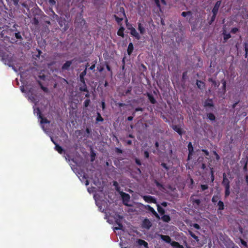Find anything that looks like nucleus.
I'll return each instance as SVG.
<instances>
[{"label":"nucleus","mask_w":248,"mask_h":248,"mask_svg":"<svg viewBox=\"0 0 248 248\" xmlns=\"http://www.w3.org/2000/svg\"><path fill=\"white\" fill-rule=\"evenodd\" d=\"M221 0H217L212 10V12L213 15L210 19H208V23L209 25H211L215 20V19H216L217 15L218 13V11L219 9V7L221 5Z\"/></svg>","instance_id":"f257e3e1"},{"label":"nucleus","mask_w":248,"mask_h":248,"mask_svg":"<svg viewBox=\"0 0 248 248\" xmlns=\"http://www.w3.org/2000/svg\"><path fill=\"white\" fill-rule=\"evenodd\" d=\"M152 225V222L150 221V220L146 218H145L142 222L141 227L142 228L146 229L147 230L150 229Z\"/></svg>","instance_id":"f03ea898"},{"label":"nucleus","mask_w":248,"mask_h":248,"mask_svg":"<svg viewBox=\"0 0 248 248\" xmlns=\"http://www.w3.org/2000/svg\"><path fill=\"white\" fill-rule=\"evenodd\" d=\"M187 148L188 150V155L187 157V160H190L191 158L192 155L194 153V149L191 142H189L187 145Z\"/></svg>","instance_id":"7ed1b4c3"},{"label":"nucleus","mask_w":248,"mask_h":248,"mask_svg":"<svg viewBox=\"0 0 248 248\" xmlns=\"http://www.w3.org/2000/svg\"><path fill=\"white\" fill-rule=\"evenodd\" d=\"M120 195L122 197L124 204L127 205V204L125 202H129L130 198V195L128 194L123 191L120 192Z\"/></svg>","instance_id":"20e7f679"},{"label":"nucleus","mask_w":248,"mask_h":248,"mask_svg":"<svg viewBox=\"0 0 248 248\" xmlns=\"http://www.w3.org/2000/svg\"><path fill=\"white\" fill-rule=\"evenodd\" d=\"M143 198L144 200L147 202L156 203V200L155 199V198L151 196H144L143 197Z\"/></svg>","instance_id":"39448f33"},{"label":"nucleus","mask_w":248,"mask_h":248,"mask_svg":"<svg viewBox=\"0 0 248 248\" xmlns=\"http://www.w3.org/2000/svg\"><path fill=\"white\" fill-rule=\"evenodd\" d=\"M57 21L61 27H62L63 26H64L63 29L64 31H66L67 29V27L66 25V20L65 18L60 17L59 19H57Z\"/></svg>","instance_id":"423d86ee"},{"label":"nucleus","mask_w":248,"mask_h":248,"mask_svg":"<svg viewBox=\"0 0 248 248\" xmlns=\"http://www.w3.org/2000/svg\"><path fill=\"white\" fill-rule=\"evenodd\" d=\"M174 131L176 132L179 135L182 136L185 131L178 125H172L171 126Z\"/></svg>","instance_id":"0eeeda50"},{"label":"nucleus","mask_w":248,"mask_h":248,"mask_svg":"<svg viewBox=\"0 0 248 248\" xmlns=\"http://www.w3.org/2000/svg\"><path fill=\"white\" fill-rule=\"evenodd\" d=\"M129 30L130 31V34L131 35L135 37L136 39L139 40L140 39V35L134 27H132L131 28H129Z\"/></svg>","instance_id":"6e6552de"},{"label":"nucleus","mask_w":248,"mask_h":248,"mask_svg":"<svg viewBox=\"0 0 248 248\" xmlns=\"http://www.w3.org/2000/svg\"><path fill=\"white\" fill-rule=\"evenodd\" d=\"M145 208L150 212H151L155 217L158 219H160V217L155 209L149 205H147L145 206Z\"/></svg>","instance_id":"1a4fd4ad"},{"label":"nucleus","mask_w":248,"mask_h":248,"mask_svg":"<svg viewBox=\"0 0 248 248\" xmlns=\"http://www.w3.org/2000/svg\"><path fill=\"white\" fill-rule=\"evenodd\" d=\"M222 184L225 187H230V181L226 177V175L225 173L223 174V181L222 182Z\"/></svg>","instance_id":"9d476101"},{"label":"nucleus","mask_w":248,"mask_h":248,"mask_svg":"<svg viewBox=\"0 0 248 248\" xmlns=\"http://www.w3.org/2000/svg\"><path fill=\"white\" fill-rule=\"evenodd\" d=\"M203 106L205 108L214 107V104L213 103L212 99L209 98L206 99L204 102Z\"/></svg>","instance_id":"9b49d317"},{"label":"nucleus","mask_w":248,"mask_h":248,"mask_svg":"<svg viewBox=\"0 0 248 248\" xmlns=\"http://www.w3.org/2000/svg\"><path fill=\"white\" fill-rule=\"evenodd\" d=\"M73 60L66 61L62 66V70H67L69 69L70 66L72 64Z\"/></svg>","instance_id":"f8f14e48"},{"label":"nucleus","mask_w":248,"mask_h":248,"mask_svg":"<svg viewBox=\"0 0 248 248\" xmlns=\"http://www.w3.org/2000/svg\"><path fill=\"white\" fill-rule=\"evenodd\" d=\"M159 237L164 241L167 243H171V238L169 235H165L163 234H159Z\"/></svg>","instance_id":"ddd939ff"},{"label":"nucleus","mask_w":248,"mask_h":248,"mask_svg":"<svg viewBox=\"0 0 248 248\" xmlns=\"http://www.w3.org/2000/svg\"><path fill=\"white\" fill-rule=\"evenodd\" d=\"M81 83H82V84L80 85V87L79 88V90L81 92H85L86 93H88L89 90L87 89V87L85 82H84H84H81Z\"/></svg>","instance_id":"4468645a"},{"label":"nucleus","mask_w":248,"mask_h":248,"mask_svg":"<svg viewBox=\"0 0 248 248\" xmlns=\"http://www.w3.org/2000/svg\"><path fill=\"white\" fill-rule=\"evenodd\" d=\"M196 85L197 86V87L200 90H202L205 88L204 82L201 80H197Z\"/></svg>","instance_id":"2eb2a0df"},{"label":"nucleus","mask_w":248,"mask_h":248,"mask_svg":"<svg viewBox=\"0 0 248 248\" xmlns=\"http://www.w3.org/2000/svg\"><path fill=\"white\" fill-rule=\"evenodd\" d=\"M147 96L148 98V99L152 104H155L156 103L155 99L154 98V97L152 94H151L150 93H147Z\"/></svg>","instance_id":"dca6fc26"},{"label":"nucleus","mask_w":248,"mask_h":248,"mask_svg":"<svg viewBox=\"0 0 248 248\" xmlns=\"http://www.w3.org/2000/svg\"><path fill=\"white\" fill-rule=\"evenodd\" d=\"M134 50V46L132 43H130L128 45L127 49V52L128 55H130L133 52Z\"/></svg>","instance_id":"f3484780"},{"label":"nucleus","mask_w":248,"mask_h":248,"mask_svg":"<svg viewBox=\"0 0 248 248\" xmlns=\"http://www.w3.org/2000/svg\"><path fill=\"white\" fill-rule=\"evenodd\" d=\"M55 149L60 154H62L65 152L64 149L58 144H55Z\"/></svg>","instance_id":"a211bd4d"},{"label":"nucleus","mask_w":248,"mask_h":248,"mask_svg":"<svg viewBox=\"0 0 248 248\" xmlns=\"http://www.w3.org/2000/svg\"><path fill=\"white\" fill-rule=\"evenodd\" d=\"M223 35V42L225 43L226 41L231 37L230 33H227L225 31L222 33Z\"/></svg>","instance_id":"6ab92c4d"},{"label":"nucleus","mask_w":248,"mask_h":248,"mask_svg":"<svg viewBox=\"0 0 248 248\" xmlns=\"http://www.w3.org/2000/svg\"><path fill=\"white\" fill-rule=\"evenodd\" d=\"M87 72H86V68L85 70H84L83 72H82L80 75H79V78L80 81L81 82H85L84 77L86 75Z\"/></svg>","instance_id":"aec40b11"},{"label":"nucleus","mask_w":248,"mask_h":248,"mask_svg":"<svg viewBox=\"0 0 248 248\" xmlns=\"http://www.w3.org/2000/svg\"><path fill=\"white\" fill-rule=\"evenodd\" d=\"M138 30L140 31V34H143L145 32V29L141 23L138 22Z\"/></svg>","instance_id":"412c9836"},{"label":"nucleus","mask_w":248,"mask_h":248,"mask_svg":"<svg viewBox=\"0 0 248 248\" xmlns=\"http://www.w3.org/2000/svg\"><path fill=\"white\" fill-rule=\"evenodd\" d=\"M116 224L118 225V227H115L114 229V230H122L123 229V225L120 220L117 219V220H116Z\"/></svg>","instance_id":"4be33fe9"},{"label":"nucleus","mask_w":248,"mask_h":248,"mask_svg":"<svg viewBox=\"0 0 248 248\" xmlns=\"http://www.w3.org/2000/svg\"><path fill=\"white\" fill-rule=\"evenodd\" d=\"M162 220L164 222H169L170 221V217L169 215H163L161 217Z\"/></svg>","instance_id":"5701e85b"},{"label":"nucleus","mask_w":248,"mask_h":248,"mask_svg":"<svg viewBox=\"0 0 248 248\" xmlns=\"http://www.w3.org/2000/svg\"><path fill=\"white\" fill-rule=\"evenodd\" d=\"M138 243L140 246H143L145 248H148V243L142 239H138Z\"/></svg>","instance_id":"b1692460"},{"label":"nucleus","mask_w":248,"mask_h":248,"mask_svg":"<svg viewBox=\"0 0 248 248\" xmlns=\"http://www.w3.org/2000/svg\"><path fill=\"white\" fill-rule=\"evenodd\" d=\"M170 245L176 248H184L183 246L180 245L178 242L176 241H172Z\"/></svg>","instance_id":"393cba45"},{"label":"nucleus","mask_w":248,"mask_h":248,"mask_svg":"<svg viewBox=\"0 0 248 248\" xmlns=\"http://www.w3.org/2000/svg\"><path fill=\"white\" fill-rule=\"evenodd\" d=\"M124 28L123 27H121L117 31V34L118 36H121L122 37H124Z\"/></svg>","instance_id":"a878e982"},{"label":"nucleus","mask_w":248,"mask_h":248,"mask_svg":"<svg viewBox=\"0 0 248 248\" xmlns=\"http://www.w3.org/2000/svg\"><path fill=\"white\" fill-rule=\"evenodd\" d=\"M37 83L40 87L41 89L45 93L48 92V89L47 87H44L40 81L38 80Z\"/></svg>","instance_id":"bb28decb"},{"label":"nucleus","mask_w":248,"mask_h":248,"mask_svg":"<svg viewBox=\"0 0 248 248\" xmlns=\"http://www.w3.org/2000/svg\"><path fill=\"white\" fill-rule=\"evenodd\" d=\"M217 206H218V211L223 210L224 209V204L223 202L219 201L217 203Z\"/></svg>","instance_id":"cd10ccee"},{"label":"nucleus","mask_w":248,"mask_h":248,"mask_svg":"<svg viewBox=\"0 0 248 248\" xmlns=\"http://www.w3.org/2000/svg\"><path fill=\"white\" fill-rule=\"evenodd\" d=\"M208 119L211 121H214L216 120V117L215 115L212 113H209L207 114Z\"/></svg>","instance_id":"c85d7f7f"},{"label":"nucleus","mask_w":248,"mask_h":248,"mask_svg":"<svg viewBox=\"0 0 248 248\" xmlns=\"http://www.w3.org/2000/svg\"><path fill=\"white\" fill-rule=\"evenodd\" d=\"M157 211H158V213L161 215H164V214L165 213V210L163 208H162L159 204H157Z\"/></svg>","instance_id":"c756f323"},{"label":"nucleus","mask_w":248,"mask_h":248,"mask_svg":"<svg viewBox=\"0 0 248 248\" xmlns=\"http://www.w3.org/2000/svg\"><path fill=\"white\" fill-rule=\"evenodd\" d=\"M39 118L41 119L40 123L41 124H49L50 122L46 118L43 117L42 115H41V118Z\"/></svg>","instance_id":"7c9ffc66"},{"label":"nucleus","mask_w":248,"mask_h":248,"mask_svg":"<svg viewBox=\"0 0 248 248\" xmlns=\"http://www.w3.org/2000/svg\"><path fill=\"white\" fill-rule=\"evenodd\" d=\"M113 16H114V17L115 18L116 22H117V23L119 25H121V22L123 20V17H119L115 15H114Z\"/></svg>","instance_id":"2f4dec72"},{"label":"nucleus","mask_w":248,"mask_h":248,"mask_svg":"<svg viewBox=\"0 0 248 248\" xmlns=\"http://www.w3.org/2000/svg\"><path fill=\"white\" fill-rule=\"evenodd\" d=\"M34 111L35 113L37 114V115L38 116L39 118L41 117V115H42V114L39 108H34Z\"/></svg>","instance_id":"473e14b6"},{"label":"nucleus","mask_w":248,"mask_h":248,"mask_svg":"<svg viewBox=\"0 0 248 248\" xmlns=\"http://www.w3.org/2000/svg\"><path fill=\"white\" fill-rule=\"evenodd\" d=\"M210 174L211 182H213L215 180L214 170L213 168H210Z\"/></svg>","instance_id":"72a5a7b5"},{"label":"nucleus","mask_w":248,"mask_h":248,"mask_svg":"<svg viewBox=\"0 0 248 248\" xmlns=\"http://www.w3.org/2000/svg\"><path fill=\"white\" fill-rule=\"evenodd\" d=\"M181 16L186 17L187 16H192V12L191 11H187V12H183L181 14Z\"/></svg>","instance_id":"f704fd0d"},{"label":"nucleus","mask_w":248,"mask_h":248,"mask_svg":"<svg viewBox=\"0 0 248 248\" xmlns=\"http://www.w3.org/2000/svg\"><path fill=\"white\" fill-rule=\"evenodd\" d=\"M96 121L97 122H103L104 121L103 118L101 116V114L99 113H97V116L96 118Z\"/></svg>","instance_id":"c9c22d12"},{"label":"nucleus","mask_w":248,"mask_h":248,"mask_svg":"<svg viewBox=\"0 0 248 248\" xmlns=\"http://www.w3.org/2000/svg\"><path fill=\"white\" fill-rule=\"evenodd\" d=\"M91 103V100L90 99H86L83 103L84 106L86 108H87Z\"/></svg>","instance_id":"e433bc0d"},{"label":"nucleus","mask_w":248,"mask_h":248,"mask_svg":"<svg viewBox=\"0 0 248 248\" xmlns=\"http://www.w3.org/2000/svg\"><path fill=\"white\" fill-rule=\"evenodd\" d=\"M113 185L115 186L116 190L118 191L120 190V187L119 186V184L117 181H113Z\"/></svg>","instance_id":"4c0bfd02"},{"label":"nucleus","mask_w":248,"mask_h":248,"mask_svg":"<svg viewBox=\"0 0 248 248\" xmlns=\"http://www.w3.org/2000/svg\"><path fill=\"white\" fill-rule=\"evenodd\" d=\"M225 197H227L229 196L230 194V187H225Z\"/></svg>","instance_id":"58836bf2"},{"label":"nucleus","mask_w":248,"mask_h":248,"mask_svg":"<svg viewBox=\"0 0 248 248\" xmlns=\"http://www.w3.org/2000/svg\"><path fill=\"white\" fill-rule=\"evenodd\" d=\"M160 165L167 171L170 170L169 167L165 163H162Z\"/></svg>","instance_id":"ea45409f"},{"label":"nucleus","mask_w":248,"mask_h":248,"mask_svg":"<svg viewBox=\"0 0 248 248\" xmlns=\"http://www.w3.org/2000/svg\"><path fill=\"white\" fill-rule=\"evenodd\" d=\"M193 204H196L198 206L201 203V200L200 199H193L192 200Z\"/></svg>","instance_id":"a19ab883"},{"label":"nucleus","mask_w":248,"mask_h":248,"mask_svg":"<svg viewBox=\"0 0 248 248\" xmlns=\"http://www.w3.org/2000/svg\"><path fill=\"white\" fill-rule=\"evenodd\" d=\"M218 199H219V198L217 195H214L212 198V202L213 203H215V202H217Z\"/></svg>","instance_id":"79ce46f5"},{"label":"nucleus","mask_w":248,"mask_h":248,"mask_svg":"<svg viewBox=\"0 0 248 248\" xmlns=\"http://www.w3.org/2000/svg\"><path fill=\"white\" fill-rule=\"evenodd\" d=\"M15 36L16 39H22L20 32H16L15 33Z\"/></svg>","instance_id":"37998d69"},{"label":"nucleus","mask_w":248,"mask_h":248,"mask_svg":"<svg viewBox=\"0 0 248 248\" xmlns=\"http://www.w3.org/2000/svg\"><path fill=\"white\" fill-rule=\"evenodd\" d=\"M155 183L157 187H158V188L163 187V185L161 183H160L158 181H157V180H155Z\"/></svg>","instance_id":"c03bdc74"},{"label":"nucleus","mask_w":248,"mask_h":248,"mask_svg":"<svg viewBox=\"0 0 248 248\" xmlns=\"http://www.w3.org/2000/svg\"><path fill=\"white\" fill-rule=\"evenodd\" d=\"M239 31V29L237 28H233L231 29V32L233 33V34H235L236 33L237 31Z\"/></svg>","instance_id":"a18cd8bd"},{"label":"nucleus","mask_w":248,"mask_h":248,"mask_svg":"<svg viewBox=\"0 0 248 248\" xmlns=\"http://www.w3.org/2000/svg\"><path fill=\"white\" fill-rule=\"evenodd\" d=\"M201 187L202 191H204L205 190L208 188V186L207 185H201Z\"/></svg>","instance_id":"49530a36"},{"label":"nucleus","mask_w":248,"mask_h":248,"mask_svg":"<svg viewBox=\"0 0 248 248\" xmlns=\"http://www.w3.org/2000/svg\"><path fill=\"white\" fill-rule=\"evenodd\" d=\"M156 6L161 10V5L159 0H154Z\"/></svg>","instance_id":"de8ad7c7"},{"label":"nucleus","mask_w":248,"mask_h":248,"mask_svg":"<svg viewBox=\"0 0 248 248\" xmlns=\"http://www.w3.org/2000/svg\"><path fill=\"white\" fill-rule=\"evenodd\" d=\"M221 83L222 84L223 89L224 90V91H225L226 82L225 80L223 79L221 80Z\"/></svg>","instance_id":"09e8293b"},{"label":"nucleus","mask_w":248,"mask_h":248,"mask_svg":"<svg viewBox=\"0 0 248 248\" xmlns=\"http://www.w3.org/2000/svg\"><path fill=\"white\" fill-rule=\"evenodd\" d=\"M32 23L35 25H38L39 23L38 19L36 17H34L32 19Z\"/></svg>","instance_id":"8fccbe9b"},{"label":"nucleus","mask_w":248,"mask_h":248,"mask_svg":"<svg viewBox=\"0 0 248 248\" xmlns=\"http://www.w3.org/2000/svg\"><path fill=\"white\" fill-rule=\"evenodd\" d=\"M187 75V71H185V72H183V75H182V79L183 80H185L186 78Z\"/></svg>","instance_id":"3c124183"},{"label":"nucleus","mask_w":248,"mask_h":248,"mask_svg":"<svg viewBox=\"0 0 248 248\" xmlns=\"http://www.w3.org/2000/svg\"><path fill=\"white\" fill-rule=\"evenodd\" d=\"M213 154L215 155L216 158V159H217V160H219V158H220V156H219V155L217 154V152H216V151H213Z\"/></svg>","instance_id":"603ef678"},{"label":"nucleus","mask_w":248,"mask_h":248,"mask_svg":"<svg viewBox=\"0 0 248 248\" xmlns=\"http://www.w3.org/2000/svg\"><path fill=\"white\" fill-rule=\"evenodd\" d=\"M245 51V52L248 53V44L247 43L245 42L244 44Z\"/></svg>","instance_id":"864d4df0"},{"label":"nucleus","mask_w":248,"mask_h":248,"mask_svg":"<svg viewBox=\"0 0 248 248\" xmlns=\"http://www.w3.org/2000/svg\"><path fill=\"white\" fill-rule=\"evenodd\" d=\"M132 115H133V116H128V117H127V120L128 121H131L133 120V117H134V116H135V112H133V113H132Z\"/></svg>","instance_id":"5fc2aeb1"},{"label":"nucleus","mask_w":248,"mask_h":248,"mask_svg":"<svg viewBox=\"0 0 248 248\" xmlns=\"http://www.w3.org/2000/svg\"><path fill=\"white\" fill-rule=\"evenodd\" d=\"M240 242H241V244L244 246H245V247H247L248 246L247 243L245 240H244L243 239L240 238Z\"/></svg>","instance_id":"6e6d98bb"},{"label":"nucleus","mask_w":248,"mask_h":248,"mask_svg":"<svg viewBox=\"0 0 248 248\" xmlns=\"http://www.w3.org/2000/svg\"><path fill=\"white\" fill-rule=\"evenodd\" d=\"M48 2L51 6H53L56 4V1L55 0H48Z\"/></svg>","instance_id":"4d7b16f0"},{"label":"nucleus","mask_w":248,"mask_h":248,"mask_svg":"<svg viewBox=\"0 0 248 248\" xmlns=\"http://www.w3.org/2000/svg\"><path fill=\"white\" fill-rule=\"evenodd\" d=\"M105 107H106V104H105V100H102L101 101V108H102V109L104 110L105 108Z\"/></svg>","instance_id":"13d9d810"},{"label":"nucleus","mask_w":248,"mask_h":248,"mask_svg":"<svg viewBox=\"0 0 248 248\" xmlns=\"http://www.w3.org/2000/svg\"><path fill=\"white\" fill-rule=\"evenodd\" d=\"M192 237L193 239H194L197 242H198L199 241V237L197 236H196L195 234L192 236Z\"/></svg>","instance_id":"bf43d9fd"},{"label":"nucleus","mask_w":248,"mask_h":248,"mask_svg":"<svg viewBox=\"0 0 248 248\" xmlns=\"http://www.w3.org/2000/svg\"><path fill=\"white\" fill-rule=\"evenodd\" d=\"M192 237L193 239H194L197 242H198L199 241V237L197 236H196L195 234L192 236Z\"/></svg>","instance_id":"052dcab7"},{"label":"nucleus","mask_w":248,"mask_h":248,"mask_svg":"<svg viewBox=\"0 0 248 248\" xmlns=\"http://www.w3.org/2000/svg\"><path fill=\"white\" fill-rule=\"evenodd\" d=\"M135 162H136V163L137 165H139V166H140V165H141V161H140V159H139L138 158H136L135 159Z\"/></svg>","instance_id":"680f3d73"},{"label":"nucleus","mask_w":248,"mask_h":248,"mask_svg":"<svg viewBox=\"0 0 248 248\" xmlns=\"http://www.w3.org/2000/svg\"><path fill=\"white\" fill-rule=\"evenodd\" d=\"M143 111V108H142L138 107L135 108L134 112H137V111Z\"/></svg>","instance_id":"e2e57ef3"},{"label":"nucleus","mask_w":248,"mask_h":248,"mask_svg":"<svg viewBox=\"0 0 248 248\" xmlns=\"http://www.w3.org/2000/svg\"><path fill=\"white\" fill-rule=\"evenodd\" d=\"M52 12L53 14V18H55L56 20H57L58 19H59L60 17H59L57 15H56L54 11H52Z\"/></svg>","instance_id":"0e129e2a"},{"label":"nucleus","mask_w":248,"mask_h":248,"mask_svg":"<svg viewBox=\"0 0 248 248\" xmlns=\"http://www.w3.org/2000/svg\"><path fill=\"white\" fill-rule=\"evenodd\" d=\"M106 68L108 70V71L109 72H110L111 75H112V70L111 69L110 66L108 64L106 65Z\"/></svg>","instance_id":"69168bd1"},{"label":"nucleus","mask_w":248,"mask_h":248,"mask_svg":"<svg viewBox=\"0 0 248 248\" xmlns=\"http://www.w3.org/2000/svg\"><path fill=\"white\" fill-rule=\"evenodd\" d=\"M193 226L195 229L197 230H199L200 229V225L197 223H194Z\"/></svg>","instance_id":"338daca9"},{"label":"nucleus","mask_w":248,"mask_h":248,"mask_svg":"<svg viewBox=\"0 0 248 248\" xmlns=\"http://www.w3.org/2000/svg\"><path fill=\"white\" fill-rule=\"evenodd\" d=\"M202 151L203 153H204L205 155L207 156H208L209 155V152L207 150H205V149H202Z\"/></svg>","instance_id":"774afa93"}]
</instances>
